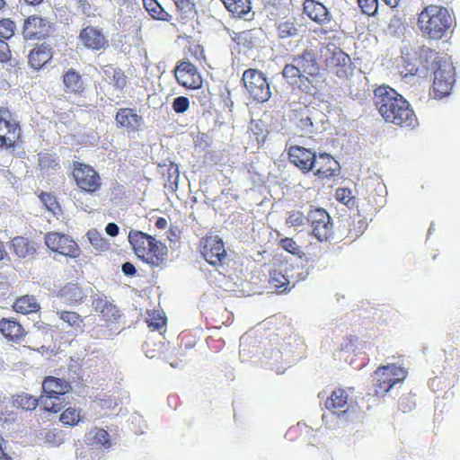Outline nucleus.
<instances>
[{"instance_id":"nucleus-46","label":"nucleus","mask_w":460,"mask_h":460,"mask_svg":"<svg viewBox=\"0 0 460 460\" xmlns=\"http://www.w3.org/2000/svg\"><path fill=\"white\" fill-rule=\"evenodd\" d=\"M15 25L10 19L0 20V39L5 40L14 34Z\"/></svg>"},{"instance_id":"nucleus-49","label":"nucleus","mask_w":460,"mask_h":460,"mask_svg":"<svg viewBox=\"0 0 460 460\" xmlns=\"http://www.w3.org/2000/svg\"><path fill=\"white\" fill-rule=\"evenodd\" d=\"M147 323L153 331H159L165 325V318L160 313H154L153 316L147 320Z\"/></svg>"},{"instance_id":"nucleus-42","label":"nucleus","mask_w":460,"mask_h":460,"mask_svg":"<svg viewBox=\"0 0 460 460\" xmlns=\"http://www.w3.org/2000/svg\"><path fill=\"white\" fill-rule=\"evenodd\" d=\"M178 12L183 17H190L196 14V8L193 0H172Z\"/></svg>"},{"instance_id":"nucleus-31","label":"nucleus","mask_w":460,"mask_h":460,"mask_svg":"<svg viewBox=\"0 0 460 460\" xmlns=\"http://www.w3.org/2000/svg\"><path fill=\"white\" fill-rule=\"evenodd\" d=\"M299 26L294 21H282L277 25L278 37L283 43L299 38Z\"/></svg>"},{"instance_id":"nucleus-58","label":"nucleus","mask_w":460,"mask_h":460,"mask_svg":"<svg viewBox=\"0 0 460 460\" xmlns=\"http://www.w3.org/2000/svg\"><path fill=\"white\" fill-rule=\"evenodd\" d=\"M121 270L127 276H134L137 272L135 266L128 261L122 264Z\"/></svg>"},{"instance_id":"nucleus-54","label":"nucleus","mask_w":460,"mask_h":460,"mask_svg":"<svg viewBox=\"0 0 460 460\" xmlns=\"http://www.w3.org/2000/svg\"><path fill=\"white\" fill-rule=\"evenodd\" d=\"M54 398H56V397L53 396L52 394H45L44 395H41L38 399V404L40 403L45 411L52 412V410L54 407V403H53Z\"/></svg>"},{"instance_id":"nucleus-35","label":"nucleus","mask_w":460,"mask_h":460,"mask_svg":"<svg viewBox=\"0 0 460 460\" xmlns=\"http://www.w3.org/2000/svg\"><path fill=\"white\" fill-rule=\"evenodd\" d=\"M40 437L45 444L50 447H59L65 442L66 434L57 429H44L40 432Z\"/></svg>"},{"instance_id":"nucleus-39","label":"nucleus","mask_w":460,"mask_h":460,"mask_svg":"<svg viewBox=\"0 0 460 460\" xmlns=\"http://www.w3.org/2000/svg\"><path fill=\"white\" fill-rule=\"evenodd\" d=\"M86 236L96 250L107 251L110 248V243L97 230H89Z\"/></svg>"},{"instance_id":"nucleus-51","label":"nucleus","mask_w":460,"mask_h":460,"mask_svg":"<svg viewBox=\"0 0 460 460\" xmlns=\"http://www.w3.org/2000/svg\"><path fill=\"white\" fill-rule=\"evenodd\" d=\"M190 107L189 99L185 96H179L173 100L172 109L177 113L185 112Z\"/></svg>"},{"instance_id":"nucleus-2","label":"nucleus","mask_w":460,"mask_h":460,"mask_svg":"<svg viewBox=\"0 0 460 460\" xmlns=\"http://www.w3.org/2000/svg\"><path fill=\"white\" fill-rule=\"evenodd\" d=\"M452 24L448 10L438 4H428L419 13L417 25L422 36L430 40L445 37Z\"/></svg>"},{"instance_id":"nucleus-32","label":"nucleus","mask_w":460,"mask_h":460,"mask_svg":"<svg viewBox=\"0 0 460 460\" xmlns=\"http://www.w3.org/2000/svg\"><path fill=\"white\" fill-rule=\"evenodd\" d=\"M143 4L153 19L164 22L172 20V15L164 10L157 0H143Z\"/></svg>"},{"instance_id":"nucleus-13","label":"nucleus","mask_w":460,"mask_h":460,"mask_svg":"<svg viewBox=\"0 0 460 460\" xmlns=\"http://www.w3.org/2000/svg\"><path fill=\"white\" fill-rule=\"evenodd\" d=\"M288 155L290 162L304 172L314 171L316 155L311 149L293 146L288 149Z\"/></svg>"},{"instance_id":"nucleus-10","label":"nucleus","mask_w":460,"mask_h":460,"mask_svg":"<svg viewBox=\"0 0 460 460\" xmlns=\"http://www.w3.org/2000/svg\"><path fill=\"white\" fill-rule=\"evenodd\" d=\"M436 52L429 48H420L419 58L404 60V76L420 75L425 77L430 69L431 60L434 59Z\"/></svg>"},{"instance_id":"nucleus-40","label":"nucleus","mask_w":460,"mask_h":460,"mask_svg":"<svg viewBox=\"0 0 460 460\" xmlns=\"http://www.w3.org/2000/svg\"><path fill=\"white\" fill-rule=\"evenodd\" d=\"M105 75L111 79L116 88L121 90L126 86L127 77L121 69L109 66L105 70Z\"/></svg>"},{"instance_id":"nucleus-62","label":"nucleus","mask_w":460,"mask_h":460,"mask_svg":"<svg viewBox=\"0 0 460 460\" xmlns=\"http://www.w3.org/2000/svg\"><path fill=\"white\" fill-rule=\"evenodd\" d=\"M385 4L389 5L390 7H395L400 0H383Z\"/></svg>"},{"instance_id":"nucleus-53","label":"nucleus","mask_w":460,"mask_h":460,"mask_svg":"<svg viewBox=\"0 0 460 460\" xmlns=\"http://www.w3.org/2000/svg\"><path fill=\"white\" fill-rule=\"evenodd\" d=\"M109 301L106 297L100 295H95L93 299V306L96 313L102 314Z\"/></svg>"},{"instance_id":"nucleus-5","label":"nucleus","mask_w":460,"mask_h":460,"mask_svg":"<svg viewBox=\"0 0 460 460\" xmlns=\"http://www.w3.org/2000/svg\"><path fill=\"white\" fill-rule=\"evenodd\" d=\"M326 66L340 78H346L352 74V62L348 54L334 44L326 47Z\"/></svg>"},{"instance_id":"nucleus-19","label":"nucleus","mask_w":460,"mask_h":460,"mask_svg":"<svg viewBox=\"0 0 460 460\" xmlns=\"http://www.w3.org/2000/svg\"><path fill=\"white\" fill-rule=\"evenodd\" d=\"M117 124L125 128L128 132H134L138 130L143 123L141 116L137 115L132 109L121 108L118 111L116 115Z\"/></svg>"},{"instance_id":"nucleus-21","label":"nucleus","mask_w":460,"mask_h":460,"mask_svg":"<svg viewBox=\"0 0 460 460\" xmlns=\"http://www.w3.org/2000/svg\"><path fill=\"white\" fill-rule=\"evenodd\" d=\"M42 390L46 394H52L56 398L64 395L71 390L70 384L61 378L48 376L42 383Z\"/></svg>"},{"instance_id":"nucleus-64","label":"nucleus","mask_w":460,"mask_h":460,"mask_svg":"<svg viewBox=\"0 0 460 460\" xmlns=\"http://www.w3.org/2000/svg\"><path fill=\"white\" fill-rule=\"evenodd\" d=\"M27 4L36 5L40 4L43 0H24Z\"/></svg>"},{"instance_id":"nucleus-3","label":"nucleus","mask_w":460,"mask_h":460,"mask_svg":"<svg viewBox=\"0 0 460 460\" xmlns=\"http://www.w3.org/2000/svg\"><path fill=\"white\" fill-rule=\"evenodd\" d=\"M430 69L433 70L434 74L433 89L435 98L441 99L448 95L455 83L452 64L439 59L436 52V56L430 63Z\"/></svg>"},{"instance_id":"nucleus-36","label":"nucleus","mask_w":460,"mask_h":460,"mask_svg":"<svg viewBox=\"0 0 460 460\" xmlns=\"http://www.w3.org/2000/svg\"><path fill=\"white\" fill-rule=\"evenodd\" d=\"M256 32L255 30L243 31L237 33L234 40L239 46L245 49H252L257 43Z\"/></svg>"},{"instance_id":"nucleus-44","label":"nucleus","mask_w":460,"mask_h":460,"mask_svg":"<svg viewBox=\"0 0 460 460\" xmlns=\"http://www.w3.org/2000/svg\"><path fill=\"white\" fill-rule=\"evenodd\" d=\"M282 75L285 78L290 81V84H295L296 82V78L305 77L293 60L292 63L285 66Z\"/></svg>"},{"instance_id":"nucleus-23","label":"nucleus","mask_w":460,"mask_h":460,"mask_svg":"<svg viewBox=\"0 0 460 460\" xmlns=\"http://www.w3.org/2000/svg\"><path fill=\"white\" fill-rule=\"evenodd\" d=\"M11 249L20 259H31L36 252V243L22 236H17L12 240Z\"/></svg>"},{"instance_id":"nucleus-14","label":"nucleus","mask_w":460,"mask_h":460,"mask_svg":"<svg viewBox=\"0 0 460 460\" xmlns=\"http://www.w3.org/2000/svg\"><path fill=\"white\" fill-rule=\"evenodd\" d=\"M204 259L211 265H219L226 256L223 242L217 236H208L202 250Z\"/></svg>"},{"instance_id":"nucleus-41","label":"nucleus","mask_w":460,"mask_h":460,"mask_svg":"<svg viewBox=\"0 0 460 460\" xmlns=\"http://www.w3.org/2000/svg\"><path fill=\"white\" fill-rule=\"evenodd\" d=\"M270 283L277 288L281 289L280 292L287 289L289 284L288 277L278 270H273L270 272Z\"/></svg>"},{"instance_id":"nucleus-9","label":"nucleus","mask_w":460,"mask_h":460,"mask_svg":"<svg viewBox=\"0 0 460 460\" xmlns=\"http://www.w3.org/2000/svg\"><path fill=\"white\" fill-rule=\"evenodd\" d=\"M45 243L51 251L75 258L79 254L77 243L69 236L52 232L45 235Z\"/></svg>"},{"instance_id":"nucleus-28","label":"nucleus","mask_w":460,"mask_h":460,"mask_svg":"<svg viewBox=\"0 0 460 460\" xmlns=\"http://www.w3.org/2000/svg\"><path fill=\"white\" fill-rule=\"evenodd\" d=\"M52 58L50 49L47 47H39L31 50L28 62L31 68L40 69L48 61H49Z\"/></svg>"},{"instance_id":"nucleus-45","label":"nucleus","mask_w":460,"mask_h":460,"mask_svg":"<svg viewBox=\"0 0 460 460\" xmlns=\"http://www.w3.org/2000/svg\"><path fill=\"white\" fill-rule=\"evenodd\" d=\"M280 246L291 254L296 255L299 258L305 256L299 245L291 238H283L280 240Z\"/></svg>"},{"instance_id":"nucleus-12","label":"nucleus","mask_w":460,"mask_h":460,"mask_svg":"<svg viewBox=\"0 0 460 460\" xmlns=\"http://www.w3.org/2000/svg\"><path fill=\"white\" fill-rule=\"evenodd\" d=\"M177 82L187 88L198 89L202 85V79L197 68L189 61H181L174 69Z\"/></svg>"},{"instance_id":"nucleus-7","label":"nucleus","mask_w":460,"mask_h":460,"mask_svg":"<svg viewBox=\"0 0 460 460\" xmlns=\"http://www.w3.org/2000/svg\"><path fill=\"white\" fill-rule=\"evenodd\" d=\"M306 220L312 226V233L320 242L327 241L332 234L330 215L323 208L310 209Z\"/></svg>"},{"instance_id":"nucleus-34","label":"nucleus","mask_w":460,"mask_h":460,"mask_svg":"<svg viewBox=\"0 0 460 460\" xmlns=\"http://www.w3.org/2000/svg\"><path fill=\"white\" fill-rule=\"evenodd\" d=\"M317 114V111L309 112V111H306V112H303L298 115L296 125L301 134L307 135L315 131L314 119H315L314 115Z\"/></svg>"},{"instance_id":"nucleus-38","label":"nucleus","mask_w":460,"mask_h":460,"mask_svg":"<svg viewBox=\"0 0 460 460\" xmlns=\"http://www.w3.org/2000/svg\"><path fill=\"white\" fill-rule=\"evenodd\" d=\"M56 314L58 315L60 320L67 324V326L78 329L83 325V319L75 312L57 310Z\"/></svg>"},{"instance_id":"nucleus-55","label":"nucleus","mask_w":460,"mask_h":460,"mask_svg":"<svg viewBox=\"0 0 460 460\" xmlns=\"http://www.w3.org/2000/svg\"><path fill=\"white\" fill-rule=\"evenodd\" d=\"M94 439L97 444H100L104 447L110 446V435L106 430H104L102 429H99L96 431V433L94 435Z\"/></svg>"},{"instance_id":"nucleus-20","label":"nucleus","mask_w":460,"mask_h":460,"mask_svg":"<svg viewBox=\"0 0 460 460\" xmlns=\"http://www.w3.org/2000/svg\"><path fill=\"white\" fill-rule=\"evenodd\" d=\"M293 61L304 76L305 75L314 76L319 73L318 64L311 50L306 49L301 55L294 57Z\"/></svg>"},{"instance_id":"nucleus-47","label":"nucleus","mask_w":460,"mask_h":460,"mask_svg":"<svg viewBox=\"0 0 460 460\" xmlns=\"http://www.w3.org/2000/svg\"><path fill=\"white\" fill-rule=\"evenodd\" d=\"M362 12L367 15H374L378 8V0H358Z\"/></svg>"},{"instance_id":"nucleus-43","label":"nucleus","mask_w":460,"mask_h":460,"mask_svg":"<svg viewBox=\"0 0 460 460\" xmlns=\"http://www.w3.org/2000/svg\"><path fill=\"white\" fill-rule=\"evenodd\" d=\"M60 421L65 425H76L80 421V412L76 409L67 408L61 413Z\"/></svg>"},{"instance_id":"nucleus-59","label":"nucleus","mask_w":460,"mask_h":460,"mask_svg":"<svg viewBox=\"0 0 460 460\" xmlns=\"http://www.w3.org/2000/svg\"><path fill=\"white\" fill-rule=\"evenodd\" d=\"M119 228L118 225L113 222L109 223L105 227L106 234L111 237L117 236L119 234Z\"/></svg>"},{"instance_id":"nucleus-52","label":"nucleus","mask_w":460,"mask_h":460,"mask_svg":"<svg viewBox=\"0 0 460 460\" xmlns=\"http://www.w3.org/2000/svg\"><path fill=\"white\" fill-rule=\"evenodd\" d=\"M106 321H115L119 317V311L114 305L108 303L101 314Z\"/></svg>"},{"instance_id":"nucleus-17","label":"nucleus","mask_w":460,"mask_h":460,"mask_svg":"<svg viewBox=\"0 0 460 460\" xmlns=\"http://www.w3.org/2000/svg\"><path fill=\"white\" fill-rule=\"evenodd\" d=\"M152 235L145 234L141 231L131 230L128 234V242L130 243L135 254L138 259L146 262V255H148V248L151 244Z\"/></svg>"},{"instance_id":"nucleus-61","label":"nucleus","mask_w":460,"mask_h":460,"mask_svg":"<svg viewBox=\"0 0 460 460\" xmlns=\"http://www.w3.org/2000/svg\"><path fill=\"white\" fill-rule=\"evenodd\" d=\"M155 226L159 229H164L167 226V220L164 217L157 218Z\"/></svg>"},{"instance_id":"nucleus-56","label":"nucleus","mask_w":460,"mask_h":460,"mask_svg":"<svg viewBox=\"0 0 460 460\" xmlns=\"http://www.w3.org/2000/svg\"><path fill=\"white\" fill-rule=\"evenodd\" d=\"M11 58V50L5 40L0 39V62H6Z\"/></svg>"},{"instance_id":"nucleus-6","label":"nucleus","mask_w":460,"mask_h":460,"mask_svg":"<svg viewBox=\"0 0 460 460\" xmlns=\"http://www.w3.org/2000/svg\"><path fill=\"white\" fill-rule=\"evenodd\" d=\"M377 378V389L376 392L387 393L398 383H402L407 376V372L403 367H397L394 364H387L382 366L375 371Z\"/></svg>"},{"instance_id":"nucleus-27","label":"nucleus","mask_w":460,"mask_h":460,"mask_svg":"<svg viewBox=\"0 0 460 460\" xmlns=\"http://www.w3.org/2000/svg\"><path fill=\"white\" fill-rule=\"evenodd\" d=\"M226 9L240 18L249 20L248 15L252 13L250 0H222Z\"/></svg>"},{"instance_id":"nucleus-63","label":"nucleus","mask_w":460,"mask_h":460,"mask_svg":"<svg viewBox=\"0 0 460 460\" xmlns=\"http://www.w3.org/2000/svg\"><path fill=\"white\" fill-rule=\"evenodd\" d=\"M4 254H6V252L4 249L3 243L0 241V261L4 259Z\"/></svg>"},{"instance_id":"nucleus-25","label":"nucleus","mask_w":460,"mask_h":460,"mask_svg":"<svg viewBox=\"0 0 460 460\" xmlns=\"http://www.w3.org/2000/svg\"><path fill=\"white\" fill-rule=\"evenodd\" d=\"M13 308L16 313L22 314H36L40 310V305L35 296H22L14 301Z\"/></svg>"},{"instance_id":"nucleus-50","label":"nucleus","mask_w":460,"mask_h":460,"mask_svg":"<svg viewBox=\"0 0 460 460\" xmlns=\"http://www.w3.org/2000/svg\"><path fill=\"white\" fill-rule=\"evenodd\" d=\"M305 217L299 211H291L286 220L288 226H300L304 224Z\"/></svg>"},{"instance_id":"nucleus-48","label":"nucleus","mask_w":460,"mask_h":460,"mask_svg":"<svg viewBox=\"0 0 460 460\" xmlns=\"http://www.w3.org/2000/svg\"><path fill=\"white\" fill-rule=\"evenodd\" d=\"M40 198L46 208L54 214L58 209H59V205L53 195L49 193H42Z\"/></svg>"},{"instance_id":"nucleus-26","label":"nucleus","mask_w":460,"mask_h":460,"mask_svg":"<svg viewBox=\"0 0 460 460\" xmlns=\"http://www.w3.org/2000/svg\"><path fill=\"white\" fill-rule=\"evenodd\" d=\"M63 83L66 93H80L84 90V81L81 75L74 68L66 70L63 75Z\"/></svg>"},{"instance_id":"nucleus-60","label":"nucleus","mask_w":460,"mask_h":460,"mask_svg":"<svg viewBox=\"0 0 460 460\" xmlns=\"http://www.w3.org/2000/svg\"><path fill=\"white\" fill-rule=\"evenodd\" d=\"M53 403L54 407L52 412H58L61 411L65 406L64 400L61 398V396H58V398H54Z\"/></svg>"},{"instance_id":"nucleus-57","label":"nucleus","mask_w":460,"mask_h":460,"mask_svg":"<svg viewBox=\"0 0 460 460\" xmlns=\"http://www.w3.org/2000/svg\"><path fill=\"white\" fill-rule=\"evenodd\" d=\"M336 194L338 199L347 205L349 204L352 198L351 191L348 189H338Z\"/></svg>"},{"instance_id":"nucleus-22","label":"nucleus","mask_w":460,"mask_h":460,"mask_svg":"<svg viewBox=\"0 0 460 460\" xmlns=\"http://www.w3.org/2000/svg\"><path fill=\"white\" fill-rule=\"evenodd\" d=\"M148 249L146 263L155 267L160 266L165 261L168 254L166 245L153 237L151 238V244Z\"/></svg>"},{"instance_id":"nucleus-1","label":"nucleus","mask_w":460,"mask_h":460,"mask_svg":"<svg viewBox=\"0 0 460 460\" xmlns=\"http://www.w3.org/2000/svg\"><path fill=\"white\" fill-rule=\"evenodd\" d=\"M375 105L386 122L401 127H414L417 118L409 102L389 86H380L375 90Z\"/></svg>"},{"instance_id":"nucleus-24","label":"nucleus","mask_w":460,"mask_h":460,"mask_svg":"<svg viewBox=\"0 0 460 460\" xmlns=\"http://www.w3.org/2000/svg\"><path fill=\"white\" fill-rule=\"evenodd\" d=\"M47 33V24L45 20L38 16L29 17L23 29V35L26 39L41 38Z\"/></svg>"},{"instance_id":"nucleus-18","label":"nucleus","mask_w":460,"mask_h":460,"mask_svg":"<svg viewBox=\"0 0 460 460\" xmlns=\"http://www.w3.org/2000/svg\"><path fill=\"white\" fill-rule=\"evenodd\" d=\"M304 12L312 21L319 24H326L332 20V14L327 7L315 0H305Z\"/></svg>"},{"instance_id":"nucleus-8","label":"nucleus","mask_w":460,"mask_h":460,"mask_svg":"<svg viewBox=\"0 0 460 460\" xmlns=\"http://www.w3.org/2000/svg\"><path fill=\"white\" fill-rule=\"evenodd\" d=\"M73 177L76 185L88 193L94 192L101 186V178L98 172L84 164L74 163Z\"/></svg>"},{"instance_id":"nucleus-33","label":"nucleus","mask_w":460,"mask_h":460,"mask_svg":"<svg viewBox=\"0 0 460 460\" xmlns=\"http://www.w3.org/2000/svg\"><path fill=\"white\" fill-rule=\"evenodd\" d=\"M59 296L65 298L70 305L80 303L85 297L82 288L74 283H68L60 289Z\"/></svg>"},{"instance_id":"nucleus-37","label":"nucleus","mask_w":460,"mask_h":460,"mask_svg":"<svg viewBox=\"0 0 460 460\" xmlns=\"http://www.w3.org/2000/svg\"><path fill=\"white\" fill-rule=\"evenodd\" d=\"M13 404L16 408L26 411L34 410L38 405V399L28 394H17L13 401Z\"/></svg>"},{"instance_id":"nucleus-29","label":"nucleus","mask_w":460,"mask_h":460,"mask_svg":"<svg viewBox=\"0 0 460 460\" xmlns=\"http://www.w3.org/2000/svg\"><path fill=\"white\" fill-rule=\"evenodd\" d=\"M347 405V395L344 390L338 389L332 393L331 396L327 398L324 402V406L329 411H332L336 412L340 411L341 414L346 413V410H344Z\"/></svg>"},{"instance_id":"nucleus-11","label":"nucleus","mask_w":460,"mask_h":460,"mask_svg":"<svg viewBox=\"0 0 460 460\" xmlns=\"http://www.w3.org/2000/svg\"><path fill=\"white\" fill-rule=\"evenodd\" d=\"M20 135V128L8 110L0 109V147L13 146Z\"/></svg>"},{"instance_id":"nucleus-30","label":"nucleus","mask_w":460,"mask_h":460,"mask_svg":"<svg viewBox=\"0 0 460 460\" xmlns=\"http://www.w3.org/2000/svg\"><path fill=\"white\" fill-rule=\"evenodd\" d=\"M0 332L10 340H19L24 336V329L16 322L8 319L0 320Z\"/></svg>"},{"instance_id":"nucleus-15","label":"nucleus","mask_w":460,"mask_h":460,"mask_svg":"<svg viewBox=\"0 0 460 460\" xmlns=\"http://www.w3.org/2000/svg\"><path fill=\"white\" fill-rule=\"evenodd\" d=\"M80 42L92 50H101L108 46V40L99 29L93 26H86L79 34Z\"/></svg>"},{"instance_id":"nucleus-16","label":"nucleus","mask_w":460,"mask_h":460,"mask_svg":"<svg viewBox=\"0 0 460 460\" xmlns=\"http://www.w3.org/2000/svg\"><path fill=\"white\" fill-rule=\"evenodd\" d=\"M314 164V174L319 177L328 178L336 175L340 172L339 163L327 153L319 154Z\"/></svg>"},{"instance_id":"nucleus-4","label":"nucleus","mask_w":460,"mask_h":460,"mask_svg":"<svg viewBox=\"0 0 460 460\" xmlns=\"http://www.w3.org/2000/svg\"><path fill=\"white\" fill-rule=\"evenodd\" d=\"M242 81L250 96L257 102L263 103L271 96L270 83L265 74L258 69H246Z\"/></svg>"}]
</instances>
